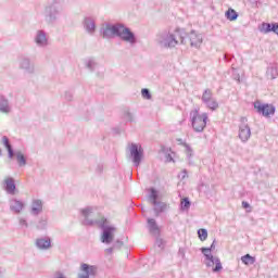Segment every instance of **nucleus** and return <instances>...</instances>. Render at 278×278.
<instances>
[{"label":"nucleus","mask_w":278,"mask_h":278,"mask_svg":"<svg viewBox=\"0 0 278 278\" xmlns=\"http://www.w3.org/2000/svg\"><path fill=\"white\" fill-rule=\"evenodd\" d=\"M79 214L81 225L101 229V242L105 243V215H103V207L85 206L79 210Z\"/></svg>","instance_id":"nucleus-1"},{"label":"nucleus","mask_w":278,"mask_h":278,"mask_svg":"<svg viewBox=\"0 0 278 278\" xmlns=\"http://www.w3.org/2000/svg\"><path fill=\"white\" fill-rule=\"evenodd\" d=\"M156 42L163 49H175L176 45H186V33L176 30V34H170L168 30H162L156 35Z\"/></svg>","instance_id":"nucleus-2"},{"label":"nucleus","mask_w":278,"mask_h":278,"mask_svg":"<svg viewBox=\"0 0 278 278\" xmlns=\"http://www.w3.org/2000/svg\"><path fill=\"white\" fill-rule=\"evenodd\" d=\"M111 33L113 36H117L124 42H128L129 45H136L138 39L136 38V34L131 31V28L126 27L123 24L111 25L109 23L105 24V34Z\"/></svg>","instance_id":"nucleus-3"},{"label":"nucleus","mask_w":278,"mask_h":278,"mask_svg":"<svg viewBox=\"0 0 278 278\" xmlns=\"http://www.w3.org/2000/svg\"><path fill=\"white\" fill-rule=\"evenodd\" d=\"M63 10L64 0H48L43 11L46 23H48V25H54V23H58Z\"/></svg>","instance_id":"nucleus-4"},{"label":"nucleus","mask_w":278,"mask_h":278,"mask_svg":"<svg viewBox=\"0 0 278 278\" xmlns=\"http://www.w3.org/2000/svg\"><path fill=\"white\" fill-rule=\"evenodd\" d=\"M192 129L197 134H201L207 127V113L199 114V109H195L190 112Z\"/></svg>","instance_id":"nucleus-5"},{"label":"nucleus","mask_w":278,"mask_h":278,"mask_svg":"<svg viewBox=\"0 0 278 278\" xmlns=\"http://www.w3.org/2000/svg\"><path fill=\"white\" fill-rule=\"evenodd\" d=\"M157 199H160V194L157 193L155 188H150L148 201L151 203V205L154 206L153 211L155 213V216H160V214L166 212V207H168V204H166V202L157 201Z\"/></svg>","instance_id":"nucleus-6"},{"label":"nucleus","mask_w":278,"mask_h":278,"mask_svg":"<svg viewBox=\"0 0 278 278\" xmlns=\"http://www.w3.org/2000/svg\"><path fill=\"white\" fill-rule=\"evenodd\" d=\"M254 110H256L257 114L265 116V118H270V116H275V112L277 111L275 105L268 103L263 104L260 101L254 102Z\"/></svg>","instance_id":"nucleus-7"},{"label":"nucleus","mask_w":278,"mask_h":278,"mask_svg":"<svg viewBox=\"0 0 278 278\" xmlns=\"http://www.w3.org/2000/svg\"><path fill=\"white\" fill-rule=\"evenodd\" d=\"M239 138L241 142H249V139L251 138V127L249 126V119L247 117L240 118Z\"/></svg>","instance_id":"nucleus-8"},{"label":"nucleus","mask_w":278,"mask_h":278,"mask_svg":"<svg viewBox=\"0 0 278 278\" xmlns=\"http://www.w3.org/2000/svg\"><path fill=\"white\" fill-rule=\"evenodd\" d=\"M144 155V150L138 143L130 144V157L135 166H140L142 163V157Z\"/></svg>","instance_id":"nucleus-9"},{"label":"nucleus","mask_w":278,"mask_h":278,"mask_svg":"<svg viewBox=\"0 0 278 278\" xmlns=\"http://www.w3.org/2000/svg\"><path fill=\"white\" fill-rule=\"evenodd\" d=\"M34 42L39 49H47L49 45V35L43 29H38L34 36Z\"/></svg>","instance_id":"nucleus-10"},{"label":"nucleus","mask_w":278,"mask_h":278,"mask_svg":"<svg viewBox=\"0 0 278 278\" xmlns=\"http://www.w3.org/2000/svg\"><path fill=\"white\" fill-rule=\"evenodd\" d=\"M18 67L21 71H24L26 75H34V73H36V65L31 62V59L27 56L20 58Z\"/></svg>","instance_id":"nucleus-11"},{"label":"nucleus","mask_w":278,"mask_h":278,"mask_svg":"<svg viewBox=\"0 0 278 278\" xmlns=\"http://www.w3.org/2000/svg\"><path fill=\"white\" fill-rule=\"evenodd\" d=\"M83 28L89 36H94L97 31V21L92 16H85L83 18Z\"/></svg>","instance_id":"nucleus-12"},{"label":"nucleus","mask_w":278,"mask_h":278,"mask_svg":"<svg viewBox=\"0 0 278 278\" xmlns=\"http://www.w3.org/2000/svg\"><path fill=\"white\" fill-rule=\"evenodd\" d=\"M97 275V266L88 265L83 263L80 265V274L77 275V278H90Z\"/></svg>","instance_id":"nucleus-13"},{"label":"nucleus","mask_w":278,"mask_h":278,"mask_svg":"<svg viewBox=\"0 0 278 278\" xmlns=\"http://www.w3.org/2000/svg\"><path fill=\"white\" fill-rule=\"evenodd\" d=\"M216 249V239H214L213 243L210 248H201V253H203L207 268H212L214 266V255H212V251Z\"/></svg>","instance_id":"nucleus-14"},{"label":"nucleus","mask_w":278,"mask_h":278,"mask_svg":"<svg viewBox=\"0 0 278 278\" xmlns=\"http://www.w3.org/2000/svg\"><path fill=\"white\" fill-rule=\"evenodd\" d=\"M9 207L13 214H21L24 212L26 204L23 200L13 198L9 201Z\"/></svg>","instance_id":"nucleus-15"},{"label":"nucleus","mask_w":278,"mask_h":278,"mask_svg":"<svg viewBox=\"0 0 278 278\" xmlns=\"http://www.w3.org/2000/svg\"><path fill=\"white\" fill-rule=\"evenodd\" d=\"M45 202L40 199H33L30 203V215L31 216H40V214L43 212Z\"/></svg>","instance_id":"nucleus-16"},{"label":"nucleus","mask_w":278,"mask_h":278,"mask_svg":"<svg viewBox=\"0 0 278 278\" xmlns=\"http://www.w3.org/2000/svg\"><path fill=\"white\" fill-rule=\"evenodd\" d=\"M118 231V228L110 225V222L105 219V244H112L114 242V236Z\"/></svg>","instance_id":"nucleus-17"},{"label":"nucleus","mask_w":278,"mask_h":278,"mask_svg":"<svg viewBox=\"0 0 278 278\" xmlns=\"http://www.w3.org/2000/svg\"><path fill=\"white\" fill-rule=\"evenodd\" d=\"M85 68H88L90 73H94L101 68V62L97 58H88L84 61Z\"/></svg>","instance_id":"nucleus-18"},{"label":"nucleus","mask_w":278,"mask_h":278,"mask_svg":"<svg viewBox=\"0 0 278 278\" xmlns=\"http://www.w3.org/2000/svg\"><path fill=\"white\" fill-rule=\"evenodd\" d=\"M190 47H194L195 49H200L201 45H203V36L201 34H197V31L191 30L189 34Z\"/></svg>","instance_id":"nucleus-19"},{"label":"nucleus","mask_w":278,"mask_h":278,"mask_svg":"<svg viewBox=\"0 0 278 278\" xmlns=\"http://www.w3.org/2000/svg\"><path fill=\"white\" fill-rule=\"evenodd\" d=\"M36 247L40 251H49L51 249V238L42 237L36 240Z\"/></svg>","instance_id":"nucleus-20"},{"label":"nucleus","mask_w":278,"mask_h":278,"mask_svg":"<svg viewBox=\"0 0 278 278\" xmlns=\"http://www.w3.org/2000/svg\"><path fill=\"white\" fill-rule=\"evenodd\" d=\"M0 112L1 114H10V112H12L10 100L3 96H0Z\"/></svg>","instance_id":"nucleus-21"},{"label":"nucleus","mask_w":278,"mask_h":278,"mask_svg":"<svg viewBox=\"0 0 278 278\" xmlns=\"http://www.w3.org/2000/svg\"><path fill=\"white\" fill-rule=\"evenodd\" d=\"M148 227L152 236H160V226H157V222L154 218L148 219Z\"/></svg>","instance_id":"nucleus-22"},{"label":"nucleus","mask_w":278,"mask_h":278,"mask_svg":"<svg viewBox=\"0 0 278 278\" xmlns=\"http://www.w3.org/2000/svg\"><path fill=\"white\" fill-rule=\"evenodd\" d=\"M125 243L121 240L117 239L114 243L113 247L111 248H106L105 252L108 253V255H112L114 253V251H121V249H123V245Z\"/></svg>","instance_id":"nucleus-23"},{"label":"nucleus","mask_w":278,"mask_h":278,"mask_svg":"<svg viewBox=\"0 0 278 278\" xmlns=\"http://www.w3.org/2000/svg\"><path fill=\"white\" fill-rule=\"evenodd\" d=\"M1 142L8 150L9 159L12 160V157H14V150L12 149V144H10V139L7 136H3Z\"/></svg>","instance_id":"nucleus-24"},{"label":"nucleus","mask_w":278,"mask_h":278,"mask_svg":"<svg viewBox=\"0 0 278 278\" xmlns=\"http://www.w3.org/2000/svg\"><path fill=\"white\" fill-rule=\"evenodd\" d=\"M4 184H5V190H7L8 194H14V191L16 190V185L14 184V179L7 178L4 180Z\"/></svg>","instance_id":"nucleus-25"},{"label":"nucleus","mask_w":278,"mask_h":278,"mask_svg":"<svg viewBox=\"0 0 278 278\" xmlns=\"http://www.w3.org/2000/svg\"><path fill=\"white\" fill-rule=\"evenodd\" d=\"M14 155L16 157L18 166H27V159H25V154H23V152L15 151Z\"/></svg>","instance_id":"nucleus-26"},{"label":"nucleus","mask_w":278,"mask_h":278,"mask_svg":"<svg viewBox=\"0 0 278 278\" xmlns=\"http://www.w3.org/2000/svg\"><path fill=\"white\" fill-rule=\"evenodd\" d=\"M225 16H226L227 21L233 22V21H238L239 14H238V12H236V10L229 8V9L225 12Z\"/></svg>","instance_id":"nucleus-27"},{"label":"nucleus","mask_w":278,"mask_h":278,"mask_svg":"<svg viewBox=\"0 0 278 278\" xmlns=\"http://www.w3.org/2000/svg\"><path fill=\"white\" fill-rule=\"evenodd\" d=\"M47 217H40L36 224V229H38L39 231H45V229H47Z\"/></svg>","instance_id":"nucleus-28"},{"label":"nucleus","mask_w":278,"mask_h":278,"mask_svg":"<svg viewBox=\"0 0 278 278\" xmlns=\"http://www.w3.org/2000/svg\"><path fill=\"white\" fill-rule=\"evenodd\" d=\"M212 99H214V93L210 89H205L202 94V102L207 103Z\"/></svg>","instance_id":"nucleus-29"},{"label":"nucleus","mask_w":278,"mask_h":278,"mask_svg":"<svg viewBox=\"0 0 278 278\" xmlns=\"http://www.w3.org/2000/svg\"><path fill=\"white\" fill-rule=\"evenodd\" d=\"M204 103L206 104V108H208V110H212L213 112L218 110V101H216V99L214 98H211V100Z\"/></svg>","instance_id":"nucleus-30"},{"label":"nucleus","mask_w":278,"mask_h":278,"mask_svg":"<svg viewBox=\"0 0 278 278\" xmlns=\"http://www.w3.org/2000/svg\"><path fill=\"white\" fill-rule=\"evenodd\" d=\"M190 205H192V202H190L189 198H184L180 201V210H182V212H186L187 210H190Z\"/></svg>","instance_id":"nucleus-31"},{"label":"nucleus","mask_w":278,"mask_h":278,"mask_svg":"<svg viewBox=\"0 0 278 278\" xmlns=\"http://www.w3.org/2000/svg\"><path fill=\"white\" fill-rule=\"evenodd\" d=\"M273 29V23H262V26L260 27V31L262 34H270Z\"/></svg>","instance_id":"nucleus-32"},{"label":"nucleus","mask_w":278,"mask_h":278,"mask_svg":"<svg viewBox=\"0 0 278 278\" xmlns=\"http://www.w3.org/2000/svg\"><path fill=\"white\" fill-rule=\"evenodd\" d=\"M215 264V267L213 268V273H220V269L223 268V263H220V258L213 256V266Z\"/></svg>","instance_id":"nucleus-33"},{"label":"nucleus","mask_w":278,"mask_h":278,"mask_svg":"<svg viewBox=\"0 0 278 278\" xmlns=\"http://www.w3.org/2000/svg\"><path fill=\"white\" fill-rule=\"evenodd\" d=\"M266 75L268 79H277V75H278L277 67H268Z\"/></svg>","instance_id":"nucleus-34"},{"label":"nucleus","mask_w":278,"mask_h":278,"mask_svg":"<svg viewBox=\"0 0 278 278\" xmlns=\"http://www.w3.org/2000/svg\"><path fill=\"white\" fill-rule=\"evenodd\" d=\"M123 118L128 121V123H134V113H131V111H129V109H124Z\"/></svg>","instance_id":"nucleus-35"},{"label":"nucleus","mask_w":278,"mask_h":278,"mask_svg":"<svg viewBox=\"0 0 278 278\" xmlns=\"http://www.w3.org/2000/svg\"><path fill=\"white\" fill-rule=\"evenodd\" d=\"M241 262L249 266V264H255V257L251 256V254H245L241 257Z\"/></svg>","instance_id":"nucleus-36"},{"label":"nucleus","mask_w":278,"mask_h":278,"mask_svg":"<svg viewBox=\"0 0 278 278\" xmlns=\"http://www.w3.org/2000/svg\"><path fill=\"white\" fill-rule=\"evenodd\" d=\"M198 236L201 242H205L207 240V229L201 228L198 230Z\"/></svg>","instance_id":"nucleus-37"},{"label":"nucleus","mask_w":278,"mask_h":278,"mask_svg":"<svg viewBox=\"0 0 278 278\" xmlns=\"http://www.w3.org/2000/svg\"><path fill=\"white\" fill-rule=\"evenodd\" d=\"M18 225L21 227V229H28L29 228V223L27 222V218L25 217H18Z\"/></svg>","instance_id":"nucleus-38"},{"label":"nucleus","mask_w":278,"mask_h":278,"mask_svg":"<svg viewBox=\"0 0 278 278\" xmlns=\"http://www.w3.org/2000/svg\"><path fill=\"white\" fill-rule=\"evenodd\" d=\"M154 237H156L155 245L159 247V249L161 251H164V247L166 245V241H164V239L160 238V236H154Z\"/></svg>","instance_id":"nucleus-39"},{"label":"nucleus","mask_w":278,"mask_h":278,"mask_svg":"<svg viewBox=\"0 0 278 278\" xmlns=\"http://www.w3.org/2000/svg\"><path fill=\"white\" fill-rule=\"evenodd\" d=\"M63 99H65V101H73L74 99L73 91H65L63 94Z\"/></svg>","instance_id":"nucleus-40"},{"label":"nucleus","mask_w":278,"mask_h":278,"mask_svg":"<svg viewBox=\"0 0 278 278\" xmlns=\"http://www.w3.org/2000/svg\"><path fill=\"white\" fill-rule=\"evenodd\" d=\"M141 96L143 97V99H148V100H150L151 99V91L149 90V89H147V88H143L142 90H141Z\"/></svg>","instance_id":"nucleus-41"},{"label":"nucleus","mask_w":278,"mask_h":278,"mask_svg":"<svg viewBox=\"0 0 278 278\" xmlns=\"http://www.w3.org/2000/svg\"><path fill=\"white\" fill-rule=\"evenodd\" d=\"M52 278H68V277H66V274H64V271L56 270V271H54Z\"/></svg>","instance_id":"nucleus-42"},{"label":"nucleus","mask_w":278,"mask_h":278,"mask_svg":"<svg viewBox=\"0 0 278 278\" xmlns=\"http://www.w3.org/2000/svg\"><path fill=\"white\" fill-rule=\"evenodd\" d=\"M96 173H97V175H102L103 174V164H98L97 165Z\"/></svg>","instance_id":"nucleus-43"},{"label":"nucleus","mask_w":278,"mask_h":278,"mask_svg":"<svg viewBox=\"0 0 278 278\" xmlns=\"http://www.w3.org/2000/svg\"><path fill=\"white\" fill-rule=\"evenodd\" d=\"M184 146L186 147L187 156L192 157V148H190L187 143H184Z\"/></svg>","instance_id":"nucleus-44"},{"label":"nucleus","mask_w":278,"mask_h":278,"mask_svg":"<svg viewBox=\"0 0 278 278\" xmlns=\"http://www.w3.org/2000/svg\"><path fill=\"white\" fill-rule=\"evenodd\" d=\"M271 31L278 35V23H271Z\"/></svg>","instance_id":"nucleus-45"},{"label":"nucleus","mask_w":278,"mask_h":278,"mask_svg":"<svg viewBox=\"0 0 278 278\" xmlns=\"http://www.w3.org/2000/svg\"><path fill=\"white\" fill-rule=\"evenodd\" d=\"M178 255H180L182 258L186 257V250H184V248H180L178 251Z\"/></svg>","instance_id":"nucleus-46"},{"label":"nucleus","mask_w":278,"mask_h":278,"mask_svg":"<svg viewBox=\"0 0 278 278\" xmlns=\"http://www.w3.org/2000/svg\"><path fill=\"white\" fill-rule=\"evenodd\" d=\"M242 207H243V210H249V207H251V204H249V202L243 201Z\"/></svg>","instance_id":"nucleus-47"},{"label":"nucleus","mask_w":278,"mask_h":278,"mask_svg":"<svg viewBox=\"0 0 278 278\" xmlns=\"http://www.w3.org/2000/svg\"><path fill=\"white\" fill-rule=\"evenodd\" d=\"M231 58H233V56H231L229 54L224 55V60H226V62H231Z\"/></svg>","instance_id":"nucleus-48"},{"label":"nucleus","mask_w":278,"mask_h":278,"mask_svg":"<svg viewBox=\"0 0 278 278\" xmlns=\"http://www.w3.org/2000/svg\"><path fill=\"white\" fill-rule=\"evenodd\" d=\"M166 160L167 162H175V160L173 159V155L170 154H166Z\"/></svg>","instance_id":"nucleus-49"},{"label":"nucleus","mask_w":278,"mask_h":278,"mask_svg":"<svg viewBox=\"0 0 278 278\" xmlns=\"http://www.w3.org/2000/svg\"><path fill=\"white\" fill-rule=\"evenodd\" d=\"M100 35L102 38H105V29L103 27L100 29Z\"/></svg>","instance_id":"nucleus-50"},{"label":"nucleus","mask_w":278,"mask_h":278,"mask_svg":"<svg viewBox=\"0 0 278 278\" xmlns=\"http://www.w3.org/2000/svg\"><path fill=\"white\" fill-rule=\"evenodd\" d=\"M188 177V170L184 169L182 170V179H186Z\"/></svg>","instance_id":"nucleus-51"},{"label":"nucleus","mask_w":278,"mask_h":278,"mask_svg":"<svg viewBox=\"0 0 278 278\" xmlns=\"http://www.w3.org/2000/svg\"><path fill=\"white\" fill-rule=\"evenodd\" d=\"M113 131L114 134H121V128H114Z\"/></svg>","instance_id":"nucleus-52"},{"label":"nucleus","mask_w":278,"mask_h":278,"mask_svg":"<svg viewBox=\"0 0 278 278\" xmlns=\"http://www.w3.org/2000/svg\"><path fill=\"white\" fill-rule=\"evenodd\" d=\"M1 155H2V151H1V149H0V157H1Z\"/></svg>","instance_id":"nucleus-53"},{"label":"nucleus","mask_w":278,"mask_h":278,"mask_svg":"<svg viewBox=\"0 0 278 278\" xmlns=\"http://www.w3.org/2000/svg\"><path fill=\"white\" fill-rule=\"evenodd\" d=\"M178 142H182V140H181V139H178Z\"/></svg>","instance_id":"nucleus-54"}]
</instances>
